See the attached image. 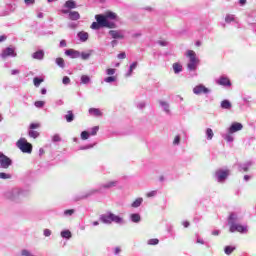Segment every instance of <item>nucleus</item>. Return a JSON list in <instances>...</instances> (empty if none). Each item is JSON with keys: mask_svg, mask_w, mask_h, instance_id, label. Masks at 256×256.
Instances as JSON below:
<instances>
[{"mask_svg": "<svg viewBox=\"0 0 256 256\" xmlns=\"http://www.w3.org/2000/svg\"><path fill=\"white\" fill-rule=\"evenodd\" d=\"M55 63L60 69H65V60L62 57L56 58Z\"/></svg>", "mask_w": 256, "mask_h": 256, "instance_id": "obj_32", "label": "nucleus"}, {"mask_svg": "<svg viewBox=\"0 0 256 256\" xmlns=\"http://www.w3.org/2000/svg\"><path fill=\"white\" fill-rule=\"evenodd\" d=\"M41 127V125L39 123H31L29 126L30 130H34V129H39Z\"/></svg>", "mask_w": 256, "mask_h": 256, "instance_id": "obj_52", "label": "nucleus"}, {"mask_svg": "<svg viewBox=\"0 0 256 256\" xmlns=\"http://www.w3.org/2000/svg\"><path fill=\"white\" fill-rule=\"evenodd\" d=\"M221 109H226L227 111L231 110L233 107V104H231V101L225 99L220 103Z\"/></svg>", "mask_w": 256, "mask_h": 256, "instance_id": "obj_24", "label": "nucleus"}, {"mask_svg": "<svg viewBox=\"0 0 256 256\" xmlns=\"http://www.w3.org/2000/svg\"><path fill=\"white\" fill-rule=\"evenodd\" d=\"M130 221H132V223H141V215L139 213L131 214Z\"/></svg>", "mask_w": 256, "mask_h": 256, "instance_id": "obj_28", "label": "nucleus"}, {"mask_svg": "<svg viewBox=\"0 0 256 256\" xmlns=\"http://www.w3.org/2000/svg\"><path fill=\"white\" fill-rule=\"evenodd\" d=\"M28 135L29 137H31L32 139H37V137H39V132L35 131V130H29L28 131Z\"/></svg>", "mask_w": 256, "mask_h": 256, "instance_id": "obj_39", "label": "nucleus"}, {"mask_svg": "<svg viewBox=\"0 0 256 256\" xmlns=\"http://www.w3.org/2000/svg\"><path fill=\"white\" fill-rule=\"evenodd\" d=\"M13 176L10 173L0 172V179H12Z\"/></svg>", "mask_w": 256, "mask_h": 256, "instance_id": "obj_41", "label": "nucleus"}, {"mask_svg": "<svg viewBox=\"0 0 256 256\" xmlns=\"http://www.w3.org/2000/svg\"><path fill=\"white\" fill-rule=\"evenodd\" d=\"M77 37H78L79 41H81V43H86V41L89 40V33L85 32V31H80L77 33Z\"/></svg>", "mask_w": 256, "mask_h": 256, "instance_id": "obj_20", "label": "nucleus"}, {"mask_svg": "<svg viewBox=\"0 0 256 256\" xmlns=\"http://www.w3.org/2000/svg\"><path fill=\"white\" fill-rule=\"evenodd\" d=\"M173 67V71L176 75H179V73H181V71H183V65H181V63L176 62L172 65Z\"/></svg>", "mask_w": 256, "mask_h": 256, "instance_id": "obj_26", "label": "nucleus"}, {"mask_svg": "<svg viewBox=\"0 0 256 256\" xmlns=\"http://www.w3.org/2000/svg\"><path fill=\"white\" fill-rule=\"evenodd\" d=\"M64 7L66 9H77V3L74 0H68L65 2Z\"/></svg>", "mask_w": 256, "mask_h": 256, "instance_id": "obj_27", "label": "nucleus"}, {"mask_svg": "<svg viewBox=\"0 0 256 256\" xmlns=\"http://www.w3.org/2000/svg\"><path fill=\"white\" fill-rule=\"evenodd\" d=\"M99 219L101 223H104V225H111V223H116L117 225H123L125 223V221L121 216L115 215L112 212L101 214Z\"/></svg>", "mask_w": 256, "mask_h": 256, "instance_id": "obj_5", "label": "nucleus"}, {"mask_svg": "<svg viewBox=\"0 0 256 256\" xmlns=\"http://www.w3.org/2000/svg\"><path fill=\"white\" fill-rule=\"evenodd\" d=\"M91 29L94 31H99V29H117V23L110 21V20H105V18H100L99 20H96V22H93L90 26Z\"/></svg>", "mask_w": 256, "mask_h": 256, "instance_id": "obj_6", "label": "nucleus"}, {"mask_svg": "<svg viewBox=\"0 0 256 256\" xmlns=\"http://www.w3.org/2000/svg\"><path fill=\"white\" fill-rule=\"evenodd\" d=\"M43 81H45V79H43L42 77H39V76L34 77L33 79L34 86L39 87L43 83Z\"/></svg>", "mask_w": 256, "mask_h": 256, "instance_id": "obj_34", "label": "nucleus"}, {"mask_svg": "<svg viewBox=\"0 0 256 256\" xmlns=\"http://www.w3.org/2000/svg\"><path fill=\"white\" fill-rule=\"evenodd\" d=\"M253 165L252 161H248L246 163H239L238 164V171H244V173H247L249 171V168Z\"/></svg>", "mask_w": 256, "mask_h": 256, "instance_id": "obj_19", "label": "nucleus"}, {"mask_svg": "<svg viewBox=\"0 0 256 256\" xmlns=\"http://www.w3.org/2000/svg\"><path fill=\"white\" fill-rule=\"evenodd\" d=\"M141 205H143V198H137L136 200L133 201L131 207L133 209H137L138 207H141Z\"/></svg>", "mask_w": 256, "mask_h": 256, "instance_id": "obj_31", "label": "nucleus"}, {"mask_svg": "<svg viewBox=\"0 0 256 256\" xmlns=\"http://www.w3.org/2000/svg\"><path fill=\"white\" fill-rule=\"evenodd\" d=\"M75 213V209H68L63 212V217H71Z\"/></svg>", "mask_w": 256, "mask_h": 256, "instance_id": "obj_42", "label": "nucleus"}, {"mask_svg": "<svg viewBox=\"0 0 256 256\" xmlns=\"http://www.w3.org/2000/svg\"><path fill=\"white\" fill-rule=\"evenodd\" d=\"M159 105L162 108V111H164L166 115H171V110H170L171 105L169 104V102L160 100Z\"/></svg>", "mask_w": 256, "mask_h": 256, "instance_id": "obj_17", "label": "nucleus"}, {"mask_svg": "<svg viewBox=\"0 0 256 256\" xmlns=\"http://www.w3.org/2000/svg\"><path fill=\"white\" fill-rule=\"evenodd\" d=\"M88 112L90 115H93V117H101L103 115V112H101L99 108H90Z\"/></svg>", "mask_w": 256, "mask_h": 256, "instance_id": "obj_25", "label": "nucleus"}, {"mask_svg": "<svg viewBox=\"0 0 256 256\" xmlns=\"http://www.w3.org/2000/svg\"><path fill=\"white\" fill-rule=\"evenodd\" d=\"M145 107H146L145 102H139V103L137 104V108H138V109H145Z\"/></svg>", "mask_w": 256, "mask_h": 256, "instance_id": "obj_57", "label": "nucleus"}, {"mask_svg": "<svg viewBox=\"0 0 256 256\" xmlns=\"http://www.w3.org/2000/svg\"><path fill=\"white\" fill-rule=\"evenodd\" d=\"M182 225L183 227H185V229H187L191 225V223H189V221H183Z\"/></svg>", "mask_w": 256, "mask_h": 256, "instance_id": "obj_64", "label": "nucleus"}, {"mask_svg": "<svg viewBox=\"0 0 256 256\" xmlns=\"http://www.w3.org/2000/svg\"><path fill=\"white\" fill-rule=\"evenodd\" d=\"M59 47L63 48V47H67V41L66 40H61Z\"/></svg>", "mask_w": 256, "mask_h": 256, "instance_id": "obj_61", "label": "nucleus"}, {"mask_svg": "<svg viewBox=\"0 0 256 256\" xmlns=\"http://www.w3.org/2000/svg\"><path fill=\"white\" fill-rule=\"evenodd\" d=\"M119 59H125L127 57V54L125 52H121L117 55Z\"/></svg>", "mask_w": 256, "mask_h": 256, "instance_id": "obj_59", "label": "nucleus"}, {"mask_svg": "<svg viewBox=\"0 0 256 256\" xmlns=\"http://www.w3.org/2000/svg\"><path fill=\"white\" fill-rule=\"evenodd\" d=\"M32 59H36L37 61H43V59H45V51L40 49L32 53Z\"/></svg>", "mask_w": 256, "mask_h": 256, "instance_id": "obj_18", "label": "nucleus"}, {"mask_svg": "<svg viewBox=\"0 0 256 256\" xmlns=\"http://www.w3.org/2000/svg\"><path fill=\"white\" fill-rule=\"evenodd\" d=\"M157 195V191H151L147 194V197H155Z\"/></svg>", "mask_w": 256, "mask_h": 256, "instance_id": "obj_63", "label": "nucleus"}, {"mask_svg": "<svg viewBox=\"0 0 256 256\" xmlns=\"http://www.w3.org/2000/svg\"><path fill=\"white\" fill-rule=\"evenodd\" d=\"M117 180L100 183L98 184L97 188H92L80 195L74 197V201H81L83 199H89V197H93V195H97V193H107L109 189H113V187H117L118 185Z\"/></svg>", "mask_w": 256, "mask_h": 256, "instance_id": "obj_1", "label": "nucleus"}, {"mask_svg": "<svg viewBox=\"0 0 256 256\" xmlns=\"http://www.w3.org/2000/svg\"><path fill=\"white\" fill-rule=\"evenodd\" d=\"M68 19H70V21H79V19H81V15L77 11H70Z\"/></svg>", "mask_w": 256, "mask_h": 256, "instance_id": "obj_22", "label": "nucleus"}, {"mask_svg": "<svg viewBox=\"0 0 256 256\" xmlns=\"http://www.w3.org/2000/svg\"><path fill=\"white\" fill-rule=\"evenodd\" d=\"M157 44L160 45V47H167L169 45V42L166 40H158Z\"/></svg>", "mask_w": 256, "mask_h": 256, "instance_id": "obj_49", "label": "nucleus"}, {"mask_svg": "<svg viewBox=\"0 0 256 256\" xmlns=\"http://www.w3.org/2000/svg\"><path fill=\"white\" fill-rule=\"evenodd\" d=\"M194 95H208V93H211V90L203 84H199L193 88Z\"/></svg>", "mask_w": 256, "mask_h": 256, "instance_id": "obj_11", "label": "nucleus"}, {"mask_svg": "<svg viewBox=\"0 0 256 256\" xmlns=\"http://www.w3.org/2000/svg\"><path fill=\"white\" fill-rule=\"evenodd\" d=\"M223 139H225V141H227V143H233V141L235 140V138H233V136L228 133V134H224Z\"/></svg>", "mask_w": 256, "mask_h": 256, "instance_id": "obj_38", "label": "nucleus"}, {"mask_svg": "<svg viewBox=\"0 0 256 256\" xmlns=\"http://www.w3.org/2000/svg\"><path fill=\"white\" fill-rule=\"evenodd\" d=\"M243 129V124L239 122H233L230 127L228 128V133L230 135H233V133H237L238 131H241Z\"/></svg>", "mask_w": 256, "mask_h": 256, "instance_id": "obj_14", "label": "nucleus"}, {"mask_svg": "<svg viewBox=\"0 0 256 256\" xmlns=\"http://www.w3.org/2000/svg\"><path fill=\"white\" fill-rule=\"evenodd\" d=\"M181 143V136L177 135L174 138L173 145H179Z\"/></svg>", "mask_w": 256, "mask_h": 256, "instance_id": "obj_55", "label": "nucleus"}, {"mask_svg": "<svg viewBox=\"0 0 256 256\" xmlns=\"http://www.w3.org/2000/svg\"><path fill=\"white\" fill-rule=\"evenodd\" d=\"M44 237H51V230L50 229H44Z\"/></svg>", "mask_w": 256, "mask_h": 256, "instance_id": "obj_58", "label": "nucleus"}, {"mask_svg": "<svg viewBox=\"0 0 256 256\" xmlns=\"http://www.w3.org/2000/svg\"><path fill=\"white\" fill-rule=\"evenodd\" d=\"M125 30H110L108 34L112 39H125Z\"/></svg>", "mask_w": 256, "mask_h": 256, "instance_id": "obj_13", "label": "nucleus"}, {"mask_svg": "<svg viewBox=\"0 0 256 256\" xmlns=\"http://www.w3.org/2000/svg\"><path fill=\"white\" fill-rule=\"evenodd\" d=\"M34 105L35 107H37V109H43V107H45V101H41V100L36 101Z\"/></svg>", "mask_w": 256, "mask_h": 256, "instance_id": "obj_44", "label": "nucleus"}, {"mask_svg": "<svg viewBox=\"0 0 256 256\" xmlns=\"http://www.w3.org/2000/svg\"><path fill=\"white\" fill-rule=\"evenodd\" d=\"M148 245H159V239L152 238V239L148 240Z\"/></svg>", "mask_w": 256, "mask_h": 256, "instance_id": "obj_48", "label": "nucleus"}, {"mask_svg": "<svg viewBox=\"0 0 256 256\" xmlns=\"http://www.w3.org/2000/svg\"><path fill=\"white\" fill-rule=\"evenodd\" d=\"M226 23H236V25L239 27V21H237V18L233 14H227L225 17Z\"/></svg>", "mask_w": 256, "mask_h": 256, "instance_id": "obj_23", "label": "nucleus"}, {"mask_svg": "<svg viewBox=\"0 0 256 256\" xmlns=\"http://www.w3.org/2000/svg\"><path fill=\"white\" fill-rule=\"evenodd\" d=\"M229 170L218 169L214 174V179L217 183H225L229 177Z\"/></svg>", "mask_w": 256, "mask_h": 256, "instance_id": "obj_8", "label": "nucleus"}, {"mask_svg": "<svg viewBox=\"0 0 256 256\" xmlns=\"http://www.w3.org/2000/svg\"><path fill=\"white\" fill-rule=\"evenodd\" d=\"M93 147H95V144H88V145L80 146L79 151H87V149H93Z\"/></svg>", "mask_w": 256, "mask_h": 256, "instance_id": "obj_43", "label": "nucleus"}, {"mask_svg": "<svg viewBox=\"0 0 256 256\" xmlns=\"http://www.w3.org/2000/svg\"><path fill=\"white\" fill-rule=\"evenodd\" d=\"M80 81L83 85H89V83H91V77L88 75H82Z\"/></svg>", "mask_w": 256, "mask_h": 256, "instance_id": "obj_33", "label": "nucleus"}, {"mask_svg": "<svg viewBox=\"0 0 256 256\" xmlns=\"http://www.w3.org/2000/svg\"><path fill=\"white\" fill-rule=\"evenodd\" d=\"M16 147H18L22 153H32L33 151V145L27 142L25 138H20L16 143Z\"/></svg>", "mask_w": 256, "mask_h": 256, "instance_id": "obj_7", "label": "nucleus"}, {"mask_svg": "<svg viewBox=\"0 0 256 256\" xmlns=\"http://www.w3.org/2000/svg\"><path fill=\"white\" fill-rule=\"evenodd\" d=\"M13 165V160L9 156L4 155L3 152H0V169H9Z\"/></svg>", "mask_w": 256, "mask_h": 256, "instance_id": "obj_9", "label": "nucleus"}, {"mask_svg": "<svg viewBox=\"0 0 256 256\" xmlns=\"http://www.w3.org/2000/svg\"><path fill=\"white\" fill-rule=\"evenodd\" d=\"M80 57H81V59H83V61H87V59H89L91 57V53L82 52V53H80Z\"/></svg>", "mask_w": 256, "mask_h": 256, "instance_id": "obj_45", "label": "nucleus"}, {"mask_svg": "<svg viewBox=\"0 0 256 256\" xmlns=\"http://www.w3.org/2000/svg\"><path fill=\"white\" fill-rule=\"evenodd\" d=\"M62 239H71L73 237V234L71 233L70 230H62L60 233Z\"/></svg>", "mask_w": 256, "mask_h": 256, "instance_id": "obj_29", "label": "nucleus"}, {"mask_svg": "<svg viewBox=\"0 0 256 256\" xmlns=\"http://www.w3.org/2000/svg\"><path fill=\"white\" fill-rule=\"evenodd\" d=\"M64 54L66 57H70V59H79L81 57V52L75 49H66Z\"/></svg>", "mask_w": 256, "mask_h": 256, "instance_id": "obj_15", "label": "nucleus"}, {"mask_svg": "<svg viewBox=\"0 0 256 256\" xmlns=\"http://www.w3.org/2000/svg\"><path fill=\"white\" fill-rule=\"evenodd\" d=\"M216 83L222 87H231V80L225 75L220 76L219 79L216 80Z\"/></svg>", "mask_w": 256, "mask_h": 256, "instance_id": "obj_16", "label": "nucleus"}, {"mask_svg": "<svg viewBox=\"0 0 256 256\" xmlns=\"http://www.w3.org/2000/svg\"><path fill=\"white\" fill-rule=\"evenodd\" d=\"M90 135L91 134L87 130H84L81 132L80 137H81L82 141H87V139H89Z\"/></svg>", "mask_w": 256, "mask_h": 256, "instance_id": "obj_37", "label": "nucleus"}, {"mask_svg": "<svg viewBox=\"0 0 256 256\" xmlns=\"http://www.w3.org/2000/svg\"><path fill=\"white\" fill-rule=\"evenodd\" d=\"M64 119L66 120L67 123H73V121H75V114L73 113L72 110H68L64 115Z\"/></svg>", "mask_w": 256, "mask_h": 256, "instance_id": "obj_21", "label": "nucleus"}, {"mask_svg": "<svg viewBox=\"0 0 256 256\" xmlns=\"http://www.w3.org/2000/svg\"><path fill=\"white\" fill-rule=\"evenodd\" d=\"M137 65H139L138 62H133L130 67L128 72L126 73V77H131V75H133V71H135V69H137Z\"/></svg>", "mask_w": 256, "mask_h": 256, "instance_id": "obj_30", "label": "nucleus"}, {"mask_svg": "<svg viewBox=\"0 0 256 256\" xmlns=\"http://www.w3.org/2000/svg\"><path fill=\"white\" fill-rule=\"evenodd\" d=\"M115 81H117L116 76H108V77L104 78L105 83H115Z\"/></svg>", "mask_w": 256, "mask_h": 256, "instance_id": "obj_40", "label": "nucleus"}, {"mask_svg": "<svg viewBox=\"0 0 256 256\" xmlns=\"http://www.w3.org/2000/svg\"><path fill=\"white\" fill-rule=\"evenodd\" d=\"M235 246H225L224 248V253L226 255H231V253H233V251H235Z\"/></svg>", "mask_w": 256, "mask_h": 256, "instance_id": "obj_36", "label": "nucleus"}, {"mask_svg": "<svg viewBox=\"0 0 256 256\" xmlns=\"http://www.w3.org/2000/svg\"><path fill=\"white\" fill-rule=\"evenodd\" d=\"M68 27H69L70 29H77V23L71 22V23L68 24Z\"/></svg>", "mask_w": 256, "mask_h": 256, "instance_id": "obj_60", "label": "nucleus"}, {"mask_svg": "<svg viewBox=\"0 0 256 256\" xmlns=\"http://www.w3.org/2000/svg\"><path fill=\"white\" fill-rule=\"evenodd\" d=\"M117 69L115 68H108L106 69V75H115Z\"/></svg>", "mask_w": 256, "mask_h": 256, "instance_id": "obj_50", "label": "nucleus"}, {"mask_svg": "<svg viewBox=\"0 0 256 256\" xmlns=\"http://www.w3.org/2000/svg\"><path fill=\"white\" fill-rule=\"evenodd\" d=\"M62 83L63 85H69V83H71V78H69V76H64L62 79Z\"/></svg>", "mask_w": 256, "mask_h": 256, "instance_id": "obj_51", "label": "nucleus"}, {"mask_svg": "<svg viewBox=\"0 0 256 256\" xmlns=\"http://www.w3.org/2000/svg\"><path fill=\"white\" fill-rule=\"evenodd\" d=\"M187 57L189 58L187 69L193 73L190 74V77H197V73H194L197 71V67H199V59L197 58V54L193 50H188Z\"/></svg>", "mask_w": 256, "mask_h": 256, "instance_id": "obj_4", "label": "nucleus"}, {"mask_svg": "<svg viewBox=\"0 0 256 256\" xmlns=\"http://www.w3.org/2000/svg\"><path fill=\"white\" fill-rule=\"evenodd\" d=\"M129 34H131L132 39H139V37H141V32H135L132 33L131 31H128Z\"/></svg>", "mask_w": 256, "mask_h": 256, "instance_id": "obj_47", "label": "nucleus"}, {"mask_svg": "<svg viewBox=\"0 0 256 256\" xmlns=\"http://www.w3.org/2000/svg\"><path fill=\"white\" fill-rule=\"evenodd\" d=\"M98 131H99V126H94L91 129L90 135H97Z\"/></svg>", "mask_w": 256, "mask_h": 256, "instance_id": "obj_54", "label": "nucleus"}, {"mask_svg": "<svg viewBox=\"0 0 256 256\" xmlns=\"http://www.w3.org/2000/svg\"><path fill=\"white\" fill-rule=\"evenodd\" d=\"M205 133H206V139L208 141H211V139H213V137L215 136V134L213 133V129L211 128H207Z\"/></svg>", "mask_w": 256, "mask_h": 256, "instance_id": "obj_35", "label": "nucleus"}, {"mask_svg": "<svg viewBox=\"0 0 256 256\" xmlns=\"http://www.w3.org/2000/svg\"><path fill=\"white\" fill-rule=\"evenodd\" d=\"M21 71L19 69H13L11 70V75H19Z\"/></svg>", "mask_w": 256, "mask_h": 256, "instance_id": "obj_62", "label": "nucleus"}, {"mask_svg": "<svg viewBox=\"0 0 256 256\" xmlns=\"http://www.w3.org/2000/svg\"><path fill=\"white\" fill-rule=\"evenodd\" d=\"M196 243H199L200 245H206V247H209V243L205 242V240H203L200 237L196 238Z\"/></svg>", "mask_w": 256, "mask_h": 256, "instance_id": "obj_46", "label": "nucleus"}, {"mask_svg": "<svg viewBox=\"0 0 256 256\" xmlns=\"http://www.w3.org/2000/svg\"><path fill=\"white\" fill-rule=\"evenodd\" d=\"M2 59H7V57H17V52H15V48L7 47L0 54Z\"/></svg>", "mask_w": 256, "mask_h": 256, "instance_id": "obj_12", "label": "nucleus"}, {"mask_svg": "<svg viewBox=\"0 0 256 256\" xmlns=\"http://www.w3.org/2000/svg\"><path fill=\"white\" fill-rule=\"evenodd\" d=\"M29 193H31V189L29 188L14 187L7 190L4 193V197L12 203H21V197H27L29 196Z\"/></svg>", "mask_w": 256, "mask_h": 256, "instance_id": "obj_2", "label": "nucleus"}, {"mask_svg": "<svg viewBox=\"0 0 256 256\" xmlns=\"http://www.w3.org/2000/svg\"><path fill=\"white\" fill-rule=\"evenodd\" d=\"M24 3L29 7L31 5H35V0H24Z\"/></svg>", "mask_w": 256, "mask_h": 256, "instance_id": "obj_56", "label": "nucleus"}, {"mask_svg": "<svg viewBox=\"0 0 256 256\" xmlns=\"http://www.w3.org/2000/svg\"><path fill=\"white\" fill-rule=\"evenodd\" d=\"M228 225L230 233H242L245 235L249 231L247 226L239 224V216L233 212L228 217Z\"/></svg>", "mask_w": 256, "mask_h": 256, "instance_id": "obj_3", "label": "nucleus"}, {"mask_svg": "<svg viewBox=\"0 0 256 256\" xmlns=\"http://www.w3.org/2000/svg\"><path fill=\"white\" fill-rule=\"evenodd\" d=\"M104 18L105 21H115L117 20V14L112 11H108L105 14H96L95 15V20L99 21V19Z\"/></svg>", "mask_w": 256, "mask_h": 256, "instance_id": "obj_10", "label": "nucleus"}, {"mask_svg": "<svg viewBox=\"0 0 256 256\" xmlns=\"http://www.w3.org/2000/svg\"><path fill=\"white\" fill-rule=\"evenodd\" d=\"M52 141H53V143H59V141H61V136H59V134H55L52 137Z\"/></svg>", "mask_w": 256, "mask_h": 256, "instance_id": "obj_53", "label": "nucleus"}]
</instances>
